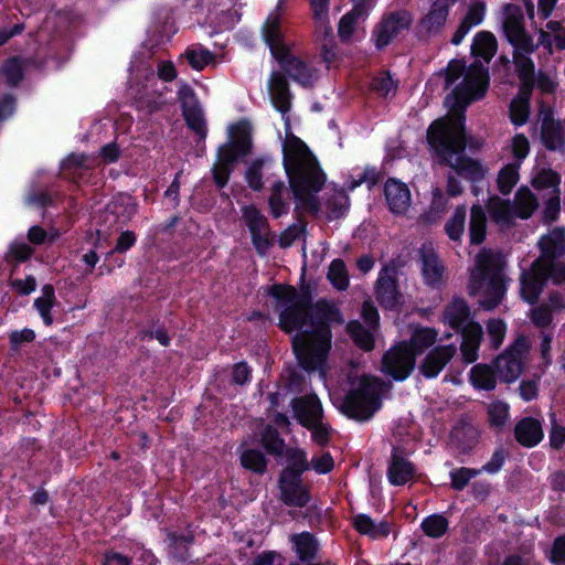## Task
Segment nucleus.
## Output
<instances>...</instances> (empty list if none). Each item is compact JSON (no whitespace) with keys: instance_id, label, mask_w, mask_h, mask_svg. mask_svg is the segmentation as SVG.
I'll return each mask as SVG.
<instances>
[{"instance_id":"obj_58","label":"nucleus","mask_w":565,"mask_h":565,"mask_svg":"<svg viewBox=\"0 0 565 565\" xmlns=\"http://www.w3.org/2000/svg\"><path fill=\"white\" fill-rule=\"evenodd\" d=\"M551 422L550 444L553 448L559 449L565 444V426L557 423L556 414H548Z\"/></svg>"},{"instance_id":"obj_6","label":"nucleus","mask_w":565,"mask_h":565,"mask_svg":"<svg viewBox=\"0 0 565 565\" xmlns=\"http://www.w3.org/2000/svg\"><path fill=\"white\" fill-rule=\"evenodd\" d=\"M504 264L502 254L491 249H481L475 257L468 290L484 309H493L504 296Z\"/></svg>"},{"instance_id":"obj_57","label":"nucleus","mask_w":565,"mask_h":565,"mask_svg":"<svg viewBox=\"0 0 565 565\" xmlns=\"http://www.w3.org/2000/svg\"><path fill=\"white\" fill-rule=\"evenodd\" d=\"M265 163L266 159H257L250 163L246 171V181L248 185L254 190H260L263 188L260 171Z\"/></svg>"},{"instance_id":"obj_49","label":"nucleus","mask_w":565,"mask_h":565,"mask_svg":"<svg viewBox=\"0 0 565 565\" xmlns=\"http://www.w3.org/2000/svg\"><path fill=\"white\" fill-rule=\"evenodd\" d=\"M353 341L363 350L370 351L373 349V334L371 330L364 329L360 322H350L347 327Z\"/></svg>"},{"instance_id":"obj_3","label":"nucleus","mask_w":565,"mask_h":565,"mask_svg":"<svg viewBox=\"0 0 565 565\" xmlns=\"http://www.w3.org/2000/svg\"><path fill=\"white\" fill-rule=\"evenodd\" d=\"M282 150L284 167L296 199L301 201L308 210L317 212L318 203L310 192L321 190L326 181L324 173L299 138L287 137Z\"/></svg>"},{"instance_id":"obj_48","label":"nucleus","mask_w":565,"mask_h":565,"mask_svg":"<svg viewBox=\"0 0 565 565\" xmlns=\"http://www.w3.org/2000/svg\"><path fill=\"white\" fill-rule=\"evenodd\" d=\"M185 56L190 65L198 71L203 70L210 64H215L213 53L202 46H193L186 50Z\"/></svg>"},{"instance_id":"obj_45","label":"nucleus","mask_w":565,"mask_h":565,"mask_svg":"<svg viewBox=\"0 0 565 565\" xmlns=\"http://www.w3.org/2000/svg\"><path fill=\"white\" fill-rule=\"evenodd\" d=\"M366 8L362 4L355 3L354 8L344 14L339 23V35L347 40L351 36L354 30V24L366 15Z\"/></svg>"},{"instance_id":"obj_40","label":"nucleus","mask_w":565,"mask_h":565,"mask_svg":"<svg viewBox=\"0 0 565 565\" xmlns=\"http://www.w3.org/2000/svg\"><path fill=\"white\" fill-rule=\"evenodd\" d=\"M310 8L318 32L328 35L332 28L329 20V0H310Z\"/></svg>"},{"instance_id":"obj_54","label":"nucleus","mask_w":565,"mask_h":565,"mask_svg":"<svg viewBox=\"0 0 565 565\" xmlns=\"http://www.w3.org/2000/svg\"><path fill=\"white\" fill-rule=\"evenodd\" d=\"M241 462L243 467L250 469L255 472H264L266 469V460L263 454L258 450L249 449L245 450L241 455Z\"/></svg>"},{"instance_id":"obj_8","label":"nucleus","mask_w":565,"mask_h":565,"mask_svg":"<svg viewBox=\"0 0 565 565\" xmlns=\"http://www.w3.org/2000/svg\"><path fill=\"white\" fill-rule=\"evenodd\" d=\"M380 392L381 383L377 379L363 377L359 386L348 394L341 409L351 418L369 419L380 408Z\"/></svg>"},{"instance_id":"obj_25","label":"nucleus","mask_w":565,"mask_h":565,"mask_svg":"<svg viewBox=\"0 0 565 565\" xmlns=\"http://www.w3.org/2000/svg\"><path fill=\"white\" fill-rule=\"evenodd\" d=\"M422 274L429 286H438L444 280L445 267L433 248L424 246L420 250Z\"/></svg>"},{"instance_id":"obj_33","label":"nucleus","mask_w":565,"mask_h":565,"mask_svg":"<svg viewBox=\"0 0 565 565\" xmlns=\"http://www.w3.org/2000/svg\"><path fill=\"white\" fill-rule=\"evenodd\" d=\"M487 207L492 220L501 227L510 226L516 217L509 201L499 196H492L489 200Z\"/></svg>"},{"instance_id":"obj_23","label":"nucleus","mask_w":565,"mask_h":565,"mask_svg":"<svg viewBox=\"0 0 565 565\" xmlns=\"http://www.w3.org/2000/svg\"><path fill=\"white\" fill-rule=\"evenodd\" d=\"M387 478L393 486H403L415 478L414 465L397 449H394L387 467Z\"/></svg>"},{"instance_id":"obj_31","label":"nucleus","mask_w":565,"mask_h":565,"mask_svg":"<svg viewBox=\"0 0 565 565\" xmlns=\"http://www.w3.org/2000/svg\"><path fill=\"white\" fill-rule=\"evenodd\" d=\"M497 50L498 41L491 32L479 31L476 33L471 43L472 55L481 57L488 63L495 55Z\"/></svg>"},{"instance_id":"obj_24","label":"nucleus","mask_w":565,"mask_h":565,"mask_svg":"<svg viewBox=\"0 0 565 565\" xmlns=\"http://www.w3.org/2000/svg\"><path fill=\"white\" fill-rule=\"evenodd\" d=\"M377 300L386 308H393L398 303L399 294L396 288L395 273L393 269L383 268L376 281Z\"/></svg>"},{"instance_id":"obj_21","label":"nucleus","mask_w":565,"mask_h":565,"mask_svg":"<svg viewBox=\"0 0 565 565\" xmlns=\"http://www.w3.org/2000/svg\"><path fill=\"white\" fill-rule=\"evenodd\" d=\"M522 83L519 95L510 104V118L513 125L522 126L527 121L530 114V96L534 84V72L529 79L520 77Z\"/></svg>"},{"instance_id":"obj_15","label":"nucleus","mask_w":565,"mask_h":565,"mask_svg":"<svg viewBox=\"0 0 565 565\" xmlns=\"http://www.w3.org/2000/svg\"><path fill=\"white\" fill-rule=\"evenodd\" d=\"M243 218L250 231L255 248L259 254H265L270 245L269 230L265 216L254 206H245Z\"/></svg>"},{"instance_id":"obj_26","label":"nucleus","mask_w":565,"mask_h":565,"mask_svg":"<svg viewBox=\"0 0 565 565\" xmlns=\"http://www.w3.org/2000/svg\"><path fill=\"white\" fill-rule=\"evenodd\" d=\"M249 150L250 139L244 129H242L239 134L233 136L230 142L218 148L217 159L232 166L239 157L248 154Z\"/></svg>"},{"instance_id":"obj_44","label":"nucleus","mask_w":565,"mask_h":565,"mask_svg":"<svg viewBox=\"0 0 565 565\" xmlns=\"http://www.w3.org/2000/svg\"><path fill=\"white\" fill-rule=\"evenodd\" d=\"M437 340V332L430 328H417L411 338V342L407 343L408 347L415 353L420 354L427 348L431 347Z\"/></svg>"},{"instance_id":"obj_13","label":"nucleus","mask_w":565,"mask_h":565,"mask_svg":"<svg viewBox=\"0 0 565 565\" xmlns=\"http://www.w3.org/2000/svg\"><path fill=\"white\" fill-rule=\"evenodd\" d=\"M280 499L287 504L292 507H305L310 495L307 487L298 473L292 470H285L279 480Z\"/></svg>"},{"instance_id":"obj_62","label":"nucleus","mask_w":565,"mask_h":565,"mask_svg":"<svg viewBox=\"0 0 565 565\" xmlns=\"http://www.w3.org/2000/svg\"><path fill=\"white\" fill-rule=\"evenodd\" d=\"M289 460H290V467L287 468L286 470H292L296 473H298V476H300V473L302 471L308 469L306 454H305V451H302L300 449L291 450L289 454Z\"/></svg>"},{"instance_id":"obj_1","label":"nucleus","mask_w":565,"mask_h":565,"mask_svg":"<svg viewBox=\"0 0 565 565\" xmlns=\"http://www.w3.org/2000/svg\"><path fill=\"white\" fill-rule=\"evenodd\" d=\"M446 85H455L451 95L445 99L449 110L445 118L430 125L428 142L458 174L479 180L484 173L482 166L463 156V111L470 103L486 95L489 87L488 68L480 62L466 66L462 61L454 60L446 70Z\"/></svg>"},{"instance_id":"obj_56","label":"nucleus","mask_w":565,"mask_h":565,"mask_svg":"<svg viewBox=\"0 0 565 565\" xmlns=\"http://www.w3.org/2000/svg\"><path fill=\"white\" fill-rule=\"evenodd\" d=\"M371 87L383 97H387L396 90V84L388 74H381L374 77L371 83Z\"/></svg>"},{"instance_id":"obj_51","label":"nucleus","mask_w":565,"mask_h":565,"mask_svg":"<svg viewBox=\"0 0 565 565\" xmlns=\"http://www.w3.org/2000/svg\"><path fill=\"white\" fill-rule=\"evenodd\" d=\"M465 221H466V207L458 206L451 216V218L446 223L445 231L448 237L452 241H459L463 230H465Z\"/></svg>"},{"instance_id":"obj_12","label":"nucleus","mask_w":565,"mask_h":565,"mask_svg":"<svg viewBox=\"0 0 565 565\" xmlns=\"http://www.w3.org/2000/svg\"><path fill=\"white\" fill-rule=\"evenodd\" d=\"M412 22V14L404 10L384 18L374 31L376 46H386L395 36L408 30Z\"/></svg>"},{"instance_id":"obj_46","label":"nucleus","mask_w":565,"mask_h":565,"mask_svg":"<svg viewBox=\"0 0 565 565\" xmlns=\"http://www.w3.org/2000/svg\"><path fill=\"white\" fill-rule=\"evenodd\" d=\"M519 169L520 162H516L509 163L500 170L498 175V188L501 193H510L513 186L518 183L520 179Z\"/></svg>"},{"instance_id":"obj_4","label":"nucleus","mask_w":565,"mask_h":565,"mask_svg":"<svg viewBox=\"0 0 565 565\" xmlns=\"http://www.w3.org/2000/svg\"><path fill=\"white\" fill-rule=\"evenodd\" d=\"M539 246L541 256L521 277V295L529 303L537 300L547 278L555 284L565 281V265L554 262L565 254V231L561 227L551 230L540 238Z\"/></svg>"},{"instance_id":"obj_30","label":"nucleus","mask_w":565,"mask_h":565,"mask_svg":"<svg viewBox=\"0 0 565 565\" xmlns=\"http://www.w3.org/2000/svg\"><path fill=\"white\" fill-rule=\"evenodd\" d=\"M541 139L548 150L563 151L565 138L561 122L545 118L542 122Z\"/></svg>"},{"instance_id":"obj_18","label":"nucleus","mask_w":565,"mask_h":565,"mask_svg":"<svg viewBox=\"0 0 565 565\" xmlns=\"http://www.w3.org/2000/svg\"><path fill=\"white\" fill-rule=\"evenodd\" d=\"M451 6L449 1L436 0L419 21L418 32L422 35L437 34L446 24Z\"/></svg>"},{"instance_id":"obj_52","label":"nucleus","mask_w":565,"mask_h":565,"mask_svg":"<svg viewBox=\"0 0 565 565\" xmlns=\"http://www.w3.org/2000/svg\"><path fill=\"white\" fill-rule=\"evenodd\" d=\"M486 17V3L482 1H473L469 4L468 11L461 23L466 24L470 30L481 24Z\"/></svg>"},{"instance_id":"obj_16","label":"nucleus","mask_w":565,"mask_h":565,"mask_svg":"<svg viewBox=\"0 0 565 565\" xmlns=\"http://www.w3.org/2000/svg\"><path fill=\"white\" fill-rule=\"evenodd\" d=\"M291 408L295 418L305 427L312 426L313 423L322 419V405L315 394L294 398Z\"/></svg>"},{"instance_id":"obj_9","label":"nucleus","mask_w":565,"mask_h":565,"mask_svg":"<svg viewBox=\"0 0 565 565\" xmlns=\"http://www.w3.org/2000/svg\"><path fill=\"white\" fill-rule=\"evenodd\" d=\"M561 174L550 167H537L533 169L531 184L543 193L544 217L547 221H555L561 210Z\"/></svg>"},{"instance_id":"obj_64","label":"nucleus","mask_w":565,"mask_h":565,"mask_svg":"<svg viewBox=\"0 0 565 565\" xmlns=\"http://www.w3.org/2000/svg\"><path fill=\"white\" fill-rule=\"evenodd\" d=\"M550 559L555 565H563L565 563V535L555 540Z\"/></svg>"},{"instance_id":"obj_10","label":"nucleus","mask_w":565,"mask_h":565,"mask_svg":"<svg viewBox=\"0 0 565 565\" xmlns=\"http://www.w3.org/2000/svg\"><path fill=\"white\" fill-rule=\"evenodd\" d=\"M415 353L407 342L392 347L382 359V371L396 381L407 379L415 367Z\"/></svg>"},{"instance_id":"obj_50","label":"nucleus","mask_w":565,"mask_h":565,"mask_svg":"<svg viewBox=\"0 0 565 565\" xmlns=\"http://www.w3.org/2000/svg\"><path fill=\"white\" fill-rule=\"evenodd\" d=\"M328 278L337 289L345 290L348 288L349 275L345 265L341 259H334L330 264Z\"/></svg>"},{"instance_id":"obj_36","label":"nucleus","mask_w":565,"mask_h":565,"mask_svg":"<svg viewBox=\"0 0 565 565\" xmlns=\"http://www.w3.org/2000/svg\"><path fill=\"white\" fill-rule=\"evenodd\" d=\"M487 232V217L483 209L480 205L471 207L469 236L471 244H480Z\"/></svg>"},{"instance_id":"obj_55","label":"nucleus","mask_w":565,"mask_h":565,"mask_svg":"<svg viewBox=\"0 0 565 565\" xmlns=\"http://www.w3.org/2000/svg\"><path fill=\"white\" fill-rule=\"evenodd\" d=\"M562 25L557 21H548L545 28L539 30V42L537 45L545 47L548 53L553 51V38L561 30Z\"/></svg>"},{"instance_id":"obj_34","label":"nucleus","mask_w":565,"mask_h":565,"mask_svg":"<svg viewBox=\"0 0 565 565\" xmlns=\"http://www.w3.org/2000/svg\"><path fill=\"white\" fill-rule=\"evenodd\" d=\"M539 202L536 196L527 186H521L514 198V213L516 217L526 220L537 209Z\"/></svg>"},{"instance_id":"obj_19","label":"nucleus","mask_w":565,"mask_h":565,"mask_svg":"<svg viewBox=\"0 0 565 565\" xmlns=\"http://www.w3.org/2000/svg\"><path fill=\"white\" fill-rule=\"evenodd\" d=\"M268 93L273 106L282 115L285 122L288 126L289 121L286 118L287 113L291 106V94L289 92L288 83L285 76L278 72H274L268 81Z\"/></svg>"},{"instance_id":"obj_41","label":"nucleus","mask_w":565,"mask_h":565,"mask_svg":"<svg viewBox=\"0 0 565 565\" xmlns=\"http://www.w3.org/2000/svg\"><path fill=\"white\" fill-rule=\"evenodd\" d=\"M289 192L284 182H277L271 186L269 206L275 217H279L288 211Z\"/></svg>"},{"instance_id":"obj_61","label":"nucleus","mask_w":565,"mask_h":565,"mask_svg":"<svg viewBox=\"0 0 565 565\" xmlns=\"http://www.w3.org/2000/svg\"><path fill=\"white\" fill-rule=\"evenodd\" d=\"M511 150L514 158L521 163L526 158L530 151V142L524 135H516L512 139Z\"/></svg>"},{"instance_id":"obj_63","label":"nucleus","mask_w":565,"mask_h":565,"mask_svg":"<svg viewBox=\"0 0 565 565\" xmlns=\"http://www.w3.org/2000/svg\"><path fill=\"white\" fill-rule=\"evenodd\" d=\"M488 333L493 347L498 348L505 335V324L502 320H490L488 323Z\"/></svg>"},{"instance_id":"obj_29","label":"nucleus","mask_w":565,"mask_h":565,"mask_svg":"<svg viewBox=\"0 0 565 565\" xmlns=\"http://www.w3.org/2000/svg\"><path fill=\"white\" fill-rule=\"evenodd\" d=\"M136 213V203L129 195H122L115 199L107 210L106 220L111 224H126Z\"/></svg>"},{"instance_id":"obj_28","label":"nucleus","mask_w":565,"mask_h":565,"mask_svg":"<svg viewBox=\"0 0 565 565\" xmlns=\"http://www.w3.org/2000/svg\"><path fill=\"white\" fill-rule=\"evenodd\" d=\"M514 435L522 446L534 447L543 439L544 433L540 420L526 417L516 424Z\"/></svg>"},{"instance_id":"obj_2","label":"nucleus","mask_w":565,"mask_h":565,"mask_svg":"<svg viewBox=\"0 0 565 565\" xmlns=\"http://www.w3.org/2000/svg\"><path fill=\"white\" fill-rule=\"evenodd\" d=\"M271 295L279 301L280 328L286 332L297 331L292 348L300 365L308 370H319L331 348V332L328 323H343L339 309L333 303L319 301L315 308L308 299L294 288L281 285L271 288Z\"/></svg>"},{"instance_id":"obj_27","label":"nucleus","mask_w":565,"mask_h":565,"mask_svg":"<svg viewBox=\"0 0 565 565\" xmlns=\"http://www.w3.org/2000/svg\"><path fill=\"white\" fill-rule=\"evenodd\" d=\"M482 328L480 324L468 321L462 328L461 356L467 363H472L478 359V350L482 339Z\"/></svg>"},{"instance_id":"obj_11","label":"nucleus","mask_w":565,"mask_h":565,"mask_svg":"<svg viewBox=\"0 0 565 565\" xmlns=\"http://www.w3.org/2000/svg\"><path fill=\"white\" fill-rule=\"evenodd\" d=\"M526 352V342L524 340L516 341L494 361L497 376L505 383L514 382L522 372L523 360Z\"/></svg>"},{"instance_id":"obj_39","label":"nucleus","mask_w":565,"mask_h":565,"mask_svg":"<svg viewBox=\"0 0 565 565\" xmlns=\"http://www.w3.org/2000/svg\"><path fill=\"white\" fill-rule=\"evenodd\" d=\"M469 316V308L462 299L452 300L444 312V320L451 328H459L462 326Z\"/></svg>"},{"instance_id":"obj_20","label":"nucleus","mask_w":565,"mask_h":565,"mask_svg":"<svg viewBox=\"0 0 565 565\" xmlns=\"http://www.w3.org/2000/svg\"><path fill=\"white\" fill-rule=\"evenodd\" d=\"M385 199L392 213L405 214L412 204V195L408 186L395 179H390L384 188Z\"/></svg>"},{"instance_id":"obj_35","label":"nucleus","mask_w":565,"mask_h":565,"mask_svg":"<svg viewBox=\"0 0 565 565\" xmlns=\"http://www.w3.org/2000/svg\"><path fill=\"white\" fill-rule=\"evenodd\" d=\"M353 526L359 533L369 535L372 539L385 537L390 533L387 523H385V522L375 523L366 514L355 515L353 518Z\"/></svg>"},{"instance_id":"obj_7","label":"nucleus","mask_w":565,"mask_h":565,"mask_svg":"<svg viewBox=\"0 0 565 565\" xmlns=\"http://www.w3.org/2000/svg\"><path fill=\"white\" fill-rule=\"evenodd\" d=\"M502 29L508 42L513 46V62L519 77L529 79L534 71L531 54L536 45L525 31L522 9L515 4H507L502 11Z\"/></svg>"},{"instance_id":"obj_47","label":"nucleus","mask_w":565,"mask_h":565,"mask_svg":"<svg viewBox=\"0 0 565 565\" xmlns=\"http://www.w3.org/2000/svg\"><path fill=\"white\" fill-rule=\"evenodd\" d=\"M420 527L427 536L438 539L447 532L448 521L443 515L433 514L423 520Z\"/></svg>"},{"instance_id":"obj_59","label":"nucleus","mask_w":565,"mask_h":565,"mask_svg":"<svg viewBox=\"0 0 565 565\" xmlns=\"http://www.w3.org/2000/svg\"><path fill=\"white\" fill-rule=\"evenodd\" d=\"M262 444L269 452L274 454L281 452L284 448V441L279 438L277 431L269 426L262 433Z\"/></svg>"},{"instance_id":"obj_37","label":"nucleus","mask_w":565,"mask_h":565,"mask_svg":"<svg viewBox=\"0 0 565 565\" xmlns=\"http://www.w3.org/2000/svg\"><path fill=\"white\" fill-rule=\"evenodd\" d=\"M55 302L56 298L53 286L44 285L41 290V296L34 300V307L46 326H51L53 323L51 309L55 306Z\"/></svg>"},{"instance_id":"obj_60","label":"nucleus","mask_w":565,"mask_h":565,"mask_svg":"<svg viewBox=\"0 0 565 565\" xmlns=\"http://www.w3.org/2000/svg\"><path fill=\"white\" fill-rule=\"evenodd\" d=\"M480 473V470L477 469H470V468H460L457 470H454L451 476V484L455 489L461 490L463 489L468 482L477 477Z\"/></svg>"},{"instance_id":"obj_17","label":"nucleus","mask_w":565,"mask_h":565,"mask_svg":"<svg viewBox=\"0 0 565 565\" xmlns=\"http://www.w3.org/2000/svg\"><path fill=\"white\" fill-rule=\"evenodd\" d=\"M179 98L182 103L183 116L191 129L201 137L205 136V121L201 107L199 106L194 92L189 86L179 90Z\"/></svg>"},{"instance_id":"obj_38","label":"nucleus","mask_w":565,"mask_h":565,"mask_svg":"<svg viewBox=\"0 0 565 565\" xmlns=\"http://www.w3.org/2000/svg\"><path fill=\"white\" fill-rule=\"evenodd\" d=\"M290 541L292 542L295 551L301 561L312 558L318 552V542L308 532L295 534L290 537Z\"/></svg>"},{"instance_id":"obj_32","label":"nucleus","mask_w":565,"mask_h":565,"mask_svg":"<svg viewBox=\"0 0 565 565\" xmlns=\"http://www.w3.org/2000/svg\"><path fill=\"white\" fill-rule=\"evenodd\" d=\"M564 307L562 297L553 292L548 297V303L535 307L531 311V320L537 327H546L552 320V313L561 310Z\"/></svg>"},{"instance_id":"obj_42","label":"nucleus","mask_w":565,"mask_h":565,"mask_svg":"<svg viewBox=\"0 0 565 565\" xmlns=\"http://www.w3.org/2000/svg\"><path fill=\"white\" fill-rule=\"evenodd\" d=\"M470 381L475 387L491 391L495 387V375L486 364H477L470 371Z\"/></svg>"},{"instance_id":"obj_53","label":"nucleus","mask_w":565,"mask_h":565,"mask_svg":"<svg viewBox=\"0 0 565 565\" xmlns=\"http://www.w3.org/2000/svg\"><path fill=\"white\" fill-rule=\"evenodd\" d=\"M490 424L497 428H501L509 420V405L497 401L489 405L488 408Z\"/></svg>"},{"instance_id":"obj_14","label":"nucleus","mask_w":565,"mask_h":565,"mask_svg":"<svg viewBox=\"0 0 565 565\" xmlns=\"http://www.w3.org/2000/svg\"><path fill=\"white\" fill-rule=\"evenodd\" d=\"M22 78V66L17 58L9 60L0 72V121L13 113V99L6 93L3 81L12 87Z\"/></svg>"},{"instance_id":"obj_43","label":"nucleus","mask_w":565,"mask_h":565,"mask_svg":"<svg viewBox=\"0 0 565 565\" xmlns=\"http://www.w3.org/2000/svg\"><path fill=\"white\" fill-rule=\"evenodd\" d=\"M447 209V199L439 189L433 191V200L427 211L420 215L425 224L436 223Z\"/></svg>"},{"instance_id":"obj_5","label":"nucleus","mask_w":565,"mask_h":565,"mask_svg":"<svg viewBox=\"0 0 565 565\" xmlns=\"http://www.w3.org/2000/svg\"><path fill=\"white\" fill-rule=\"evenodd\" d=\"M284 0H279L276 9L270 12L263 25V39L271 55L289 77L302 86L311 85L316 79L315 71L297 54L296 45L290 41L281 26Z\"/></svg>"},{"instance_id":"obj_22","label":"nucleus","mask_w":565,"mask_h":565,"mask_svg":"<svg viewBox=\"0 0 565 565\" xmlns=\"http://www.w3.org/2000/svg\"><path fill=\"white\" fill-rule=\"evenodd\" d=\"M456 352L457 348L452 344L435 348L424 359L420 365V372L428 379L436 377Z\"/></svg>"}]
</instances>
